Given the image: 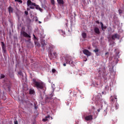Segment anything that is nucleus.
<instances>
[{
	"label": "nucleus",
	"instance_id": "24",
	"mask_svg": "<svg viewBox=\"0 0 124 124\" xmlns=\"http://www.w3.org/2000/svg\"><path fill=\"white\" fill-rule=\"evenodd\" d=\"M4 77H5V76H4V75H3V74H1L0 75V78L3 79V78H4Z\"/></svg>",
	"mask_w": 124,
	"mask_h": 124
},
{
	"label": "nucleus",
	"instance_id": "8",
	"mask_svg": "<svg viewBox=\"0 0 124 124\" xmlns=\"http://www.w3.org/2000/svg\"><path fill=\"white\" fill-rule=\"evenodd\" d=\"M27 5L28 6H36V4H35V3H33L32 2H31V0H28L27 1Z\"/></svg>",
	"mask_w": 124,
	"mask_h": 124
},
{
	"label": "nucleus",
	"instance_id": "26",
	"mask_svg": "<svg viewBox=\"0 0 124 124\" xmlns=\"http://www.w3.org/2000/svg\"><path fill=\"white\" fill-rule=\"evenodd\" d=\"M98 51H99L98 49L96 48L95 50H93V52H94L95 53H97Z\"/></svg>",
	"mask_w": 124,
	"mask_h": 124
},
{
	"label": "nucleus",
	"instance_id": "17",
	"mask_svg": "<svg viewBox=\"0 0 124 124\" xmlns=\"http://www.w3.org/2000/svg\"><path fill=\"white\" fill-rule=\"evenodd\" d=\"M58 3L59 4H64V2L63 1V0H57Z\"/></svg>",
	"mask_w": 124,
	"mask_h": 124
},
{
	"label": "nucleus",
	"instance_id": "39",
	"mask_svg": "<svg viewBox=\"0 0 124 124\" xmlns=\"http://www.w3.org/2000/svg\"><path fill=\"white\" fill-rule=\"evenodd\" d=\"M22 73V72H18V74H19L20 75H21V74Z\"/></svg>",
	"mask_w": 124,
	"mask_h": 124
},
{
	"label": "nucleus",
	"instance_id": "21",
	"mask_svg": "<svg viewBox=\"0 0 124 124\" xmlns=\"http://www.w3.org/2000/svg\"><path fill=\"white\" fill-rule=\"evenodd\" d=\"M35 6L36 9H38V10H40V11H41V10H42V9H41V7H39V6L38 5H36V6Z\"/></svg>",
	"mask_w": 124,
	"mask_h": 124
},
{
	"label": "nucleus",
	"instance_id": "23",
	"mask_svg": "<svg viewBox=\"0 0 124 124\" xmlns=\"http://www.w3.org/2000/svg\"><path fill=\"white\" fill-rule=\"evenodd\" d=\"M15 1L20 2V3H23V1H22V0H15Z\"/></svg>",
	"mask_w": 124,
	"mask_h": 124
},
{
	"label": "nucleus",
	"instance_id": "6",
	"mask_svg": "<svg viewBox=\"0 0 124 124\" xmlns=\"http://www.w3.org/2000/svg\"><path fill=\"white\" fill-rule=\"evenodd\" d=\"M82 52L83 54H84V55H86V56H87V57H90V56H91L92 55L91 52H90V51H89L88 49H83L82 50Z\"/></svg>",
	"mask_w": 124,
	"mask_h": 124
},
{
	"label": "nucleus",
	"instance_id": "48",
	"mask_svg": "<svg viewBox=\"0 0 124 124\" xmlns=\"http://www.w3.org/2000/svg\"><path fill=\"white\" fill-rule=\"evenodd\" d=\"M102 93H103V92H102Z\"/></svg>",
	"mask_w": 124,
	"mask_h": 124
},
{
	"label": "nucleus",
	"instance_id": "22",
	"mask_svg": "<svg viewBox=\"0 0 124 124\" xmlns=\"http://www.w3.org/2000/svg\"><path fill=\"white\" fill-rule=\"evenodd\" d=\"M119 14H120L121 16L124 14V12L121 10H119Z\"/></svg>",
	"mask_w": 124,
	"mask_h": 124
},
{
	"label": "nucleus",
	"instance_id": "42",
	"mask_svg": "<svg viewBox=\"0 0 124 124\" xmlns=\"http://www.w3.org/2000/svg\"><path fill=\"white\" fill-rule=\"evenodd\" d=\"M41 23H42L41 21H39V24H41Z\"/></svg>",
	"mask_w": 124,
	"mask_h": 124
},
{
	"label": "nucleus",
	"instance_id": "12",
	"mask_svg": "<svg viewBox=\"0 0 124 124\" xmlns=\"http://www.w3.org/2000/svg\"><path fill=\"white\" fill-rule=\"evenodd\" d=\"M94 31L97 34H100V31H99V28H98V27H95L94 28Z\"/></svg>",
	"mask_w": 124,
	"mask_h": 124
},
{
	"label": "nucleus",
	"instance_id": "13",
	"mask_svg": "<svg viewBox=\"0 0 124 124\" xmlns=\"http://www.w3.org/2000/svg\"><path fill=\"white\" fill-rule=\"evenodd\" d=\"M52 99H53V98H52V97H46V102H47V103H49V102H50V101H51Z\"/></svg>",
	"mask_w": 124,
	"mask_h": 124
},
{
	"label": "nucleus",
	"instance_id": "9",
	"mask_svg": "<svg viewBox=\"0 0 124 124\" xmlns=\"http://www.w3.org/2000/svg\"><path fill=\"white\" fill-rule=\"evenodd\" d=\"M22 34L24 37H27V38H31V37L30 35L27 32L23 31L22 32Z\"/></svg>",
	"mask_w": 124,
	"mask_h": 124
},
{
	"label": "nucleus",
	"instance_id": "36",
	"mask_svg": "<svg viewBox=\"0 0 124 124\" xmlns=\"http://www.w3.org/2000/svg\"><path fill=\"white\" fill-rule=\"evenodd\" d=\"M35 21L36 22H37V21H38V19H37V17H36Z\"/></svg>",
	"mask_w": 124,
	"mask_h": 124
},
{
	"label": "nucleus",
	"instance_id": "25",
	"mask_svg": "<svg viewBox=\"0 0 124 124\" xmlns=\"http://www.w3.org/2000/svg\"><path fill=\"white\" fill-rule=\"evenodd\" d=\"M35 45H37V46H40V45L37 42L35 41Z\"/></svg>",
	"mask_w": 124,
	"mask_h": 124
},
{
	"label": "nucleus",
	"instance_id": "44",
	"mask_svg": "<svg viewBox=\"0 0 124 124\" xmlns=\"http://www.w3.org/2000/svg\"><path fill=\"white\" fill-rule=\"evenodd\" d=\"M96 56H98V54L96 53Z\"/></svg>",
	"mask_w": 124,
	"mask_h": 124
},
{
	"label": "nucleus",
	"instance_id": "7",
	"mask_svg": "<svg viewBox=\"0 0 124 124\" xmlns=\"http://www.w3.org/2000/svg\"><path fill=\"white\" fill-rule=\"evenodd\" d=\"M116 39H120V35L118 33H115L111 35V39L112 40H115Z\"/></svg>",
	"mask_w": 124,
	"mask_h": 124
},
{
	"label": "nucleus",
	"instance_id": "40",
	"mask_svg": "<svg viewBox=\"0 0 124 124\" xmlns=\"http://www.w3.org/2000/svg\"><path fill=\"white\" fill-rule=\"evenodd\" d=\"M97 111H98V112H100V109H97Z\"/></svg>",
	"mask_w": 124,
	"mask_h": 124
},
{
	"label": "nucleus",
	"instance_id": "2",
	"mask_svg": "<svg viewBox=\"0 0 124 124\" xmlns=\"http://www.w3.org/2000/svg\"><path fill=\"white\" fill-rule=\"evenodd\" d=\"M110 101L111 103V104H114L115 103V107L116 110L119 108V104L117 102L118 101V98H117V96L116 95H113V96H111L109 98Z\"/></svg>",
	"mask_w": 124,
	"mask_h": 124
},
{
	"label": "nucleus",
	"instance_id": "20",
	"mask_svg": "<svg viewBox=\"0 0 124 124\" xmlns=\"http://www.w3.org/2000/svg\"><path fill=\"white\" fill-rule=\"evenodd\" d=\"M82 36L83 38H87V33H86L85 32H83L82 33Z\"/></svg>",
	"mask_w": 124,
	"mask_h": 124
},
{
	"label": "nucleus",
	"instance_id": "28",
	"mask_svg": "<svg viewBox=\"0 0 124 124\" xmlns=\"http://www.w3.org/2000/svg\"><path fill=\"white\" fill-rule=\"evenodd\" d=\"M52 72H53V73H56V69H52Z\"/></svg>",
	"mask_w": 124,
	"mask_h": 124
},
{
	"label": "nucleus",
	"instance_id": "33",
	"mask_svg": "<svg viewBox=\"0 0 124 124\" xmlns=\"http://www.w3.org/2000/svg\"><path fill=\"white\" fill-rule=\"evenodd\" d=\"M34 108L36 110V109H37L38 107L37 106H36V105L35 104H34Z\"/></svg>",
	"mask_w": 124,
	"mask_h": 124
},
{
	"label": "nucleus",
	"instance_id": "5",
	"mask_svg": "<svg viewBox=\"0 0 124 124\" xmlns=\"http://www.w3.org/2000/svg\"><path fill=\"white\" fill-rule=\"evenodd\" d=\"M1 44L3 54H6V46H5V44L3 42H1Z\"/></svg>",
	"mask_w": 124,
	"mask_h": 124
},
{
	"label": "nucleus",
	"instance_id": "46",
	"mask_svg": "<svg viewBox=\"0 0 124 124\" xmlns=\"http://www.w3.org/2000/svg\"><path fill=\"white\" fill-rule=\"evenodd\" d=\"M29 40H31V39H29Z\"/></svg>",
	"mask_w": 124,
	"mask_h": 124
},
{
	"label": "nucleus",
	"instance_id": "14",
	"mask_svg": "<svg viewBox=\"0 0 124 124\" xmlns=\"http://www.w3.org/2000/svg\"><path fill=\"white\" fill-rule=\"evenodd\" d=\"M100 25L101 26V29L102 31H104L105 30H106V29H107V27L106 26H104V25L102 22H100Z\"/></svg>",
	"mask_w": 124,
	"mask_h": 124
},
{
	"label": "nucleus",
	"instance_id": "43",
	"mask_svg": "<svg viewBox=\"0 0 124 124\" xmlns=\"http://www.w3.org/2000/svg\"><path fill=\"white\" fill-rule=\"evenodd\" d=\"M87 59H86V60L84 61V62H87Z\"/></svg>",
	"mask_w": 124,
	"mask_h": 124
},
{
	"label": "nucleus",
	"instance_id": "19",
	"mask_svg": "<svg viewBox=\"0 0 124 124\" xmlns=\"http://www.w3.org/2000/svg\"><path fill=\"white\" fill-rule=\"evenodd\" d=\"M29 93L30 94H33V93H34V90L30 89L29 91Z\"/></svg>",
	"mask_w": 124,
	"mask_h": 124
},
{
	"label": "nucleus",
	"instance_id": "1",
	"mask_svg": "<svg viewBox=\"0 0 124 124\" xmlns=\"http://www.w3.org/2000/svg\"><path fill=\"white\" fill-rule=\"evenodd\" d=\"M33 85L38 89L42 90L44 89V83L42 81H37L35 79H33Z\"/></svg>",
	"mask_w": 124,
	"mask_h": 124
},
{
	"label": "nucleus",
	"instance_id": "38",
	"mask_svg": "<svg viewBox=\"0 0 124 124\" xmlns=\"http://www.w3.org/2000/svg\"><path fill=\"white\" fill-rule=\"evenodd\" d=\"M108 54H109V53H108V52L106 53H105L106 56L107 55H108Z\"/></svg>",
	"mask_w": 124,
	"mask_h": 124
},
{
	"label": "nucleus",
	"instance_id": "30",
	"mask_svg": "<svg viewBox=\"0 0 124 124\" xmlns=\"http://www.w3.org/2000/svg\"><path fill=\"white\" fill-rule=\"evenodd\" d=\"M29 7L31 9H34V6H30Z\"/></svg>",
	"mask_w": 124,
	"mask_h": 124
},
{
	"label": "nucleus",
	"instance_id": "29",
	"mask_svg": "<svg viewBox=\"0 0 124 124\" xmlns=\"http://www.w3.org/2000/svg\"><path fill=\"white\" fill-rule=\"evenodd\" d=\"M61 32H62V34H65V33H64V32L62 30H61L60 31Z\"/></svg>",
	"mask_w": 124,
	"mask_h": 124
},
{
	"label": "nucleus",
	"instance_id": "10",
	"mask_svg": "<svg viewBox=\"0 0 124 124\" xmlns=\"http://www.w3.org/2000/svg\"><path fill=\"white\" fill-rule=\"evenodd\" d=\"M49 56L50 57V58H51V59H54V58H56V57H57V53L54 52L52 53V52L50 51Z\"/></svg>",
	"mask_w": 124,
	"mask_h": 124
},
{
	"label": "nucleus",
	"instance_id": "47",
	"mask_svg": "<svg viewBox=\"0 0 124 124\" xmlns=\"http://www.w3.org/2000/svg\"><path fill=\"white\" fill-rule=\"evenodd\" d=\"M44 45H45H45H44L43 46H44Z\"/></svg>",
	"mask_w": 124,
	"mask_h": 124
},
{
	"label": "nucleus",
	"instance_id": "4",
	"mask_svg": "<svg viewBox=\"0 0 124 124\" xmlns=\"http://www.w3.org/2000/svg\"><path fill=\"white\" fill-rule=\"evenodd\" d=\"M65 60L66 61V63H68L69 64H71V65H72L74 63V62L72 61V58H71V56L67 57L65 58Z\"/></svg>",
	"mask_w": 124,
	"mask_h": 124
},
{
	"label": "nucleus",
	"instance_id": "41",
	"mask_svg": "<svg viewBox=\"0 0 124 124\" xmlns=\"http://www.w3.org/2000/svg\"><path fill=\"white\" fill-rule=\"evenodd\" d=\"M27 10H28V11H29V10H30V8H28Z\"/></svg>",
	"mask_w": 124,
	"mask_h": 124
},
{
	"label": "nucleus",
	"instance_id": "27",
	"mask_svg": "<svg viewBox=\"0 0 124 124\" xmlns=\"http://www.w3.org/2000/svg\"><path fill=\"white\" fill-rule=\"evenodd\" d=\"M52 4H55V0H51Z\"/></svg>",
	"mask_w": 124,
	"mask_h": 124
},
{
	"label": "nucleus",
	"instance_id": "18",
	"mask_svg": "<svg viewBox=\"0 0 124 124\" xmlns=\"http://www.w3.org/2000/svg\"><path fill=\"white\" fill-rule=\"evenodd\" d=\"M96 100L97 101H101V102L102 100H103V99L100 98L99 97V96H97L96 97Z\"/></svg>",
	"mask_w": 124,
	"mask_h": 124
},
{
	"label": "nucleus",
	"instance_id": "16",
	"mask_svg": "<svg viewBox=\"0 0 124 124\" xmlns=\"http://www.w3.org/2000/svg\"><path fill=\"white\" fill-rule=\"evenodd\" d=\"M48 119H50V115H47L45 119H43V122H47V121H48Z\"/></svg>",
	"mask_w": 124,
	"mask_h": 124
},
{
	"label": "nucleus",
	"instance_id": "34",
	"mask_svg": "<svg viewBox=\"0 0 124 124\" xmlns=\"http://www.w3.org/2000/svg\"><path fill=\"white\" fill-rule=\"evenodd\" d=\"M14 124H18V121H17V120L15 121L14 122Z\"/></svg>",
	"mask_w": 124,
	"mask_h": 124
},
{
	"label": "nucleus",
	"instance_id": "35",
	"mask_svg": "<svg viewBox=\"0 0 124 124\" xmlns=\"http://www.w3.org/2000/svg\"><path fill=\"white\" fill-rule=\"evenodd\" d=\"M96 24H99V21L98 20L96 21Z\"/></svg>",
	"mask_w": 124,
	"mask_h": 124
},
{
	"label": "nucleus",
	"instance_id": "11",
	"mask_svg": "<svg viewBox=\"0 0 124 124\" xmlns=\"http://www.w3.org/2000/svg\"><path fill=\"white\" fill-rule=\"evenodd\" d=\"M93 118L92 115H88L85 117V120L86 121H92V120H93Z\"/></svg>",
	"mask_w": 124,
	"mask_h": 124
},
{
	"label": "nucleus",
	"instance_id": "15",
	"mask_svg": "<svg viewBox=\"0 0 124 124\" xmlns=\"http://www.w3.org/2000/svg\"><path fill=\"white\" fill-rule=\"evenodd\" d=\"M8 11H9V13L10 14V13H13V8H12V7L10 6L8 7Z\"/></svg>",
	"mask_w": 124,
	"mask_h": 124
},
{
	"label": "nucleus",
	"instance_id": "45",
	"mask_svg": "<svg viewBox=\"0 0 124 124\" xmlns=\"http://www.w3.org/2000/svg\"><path fill=\"white\" fill-rule=\"evenodd\" d=\"M0 50H1V48H0Z\"/></svg>",
	"mask_w": 124,
	"mask_h": 124
},
{
	"label": "nucleus",
	"instance_id": "3",
	"mask_svg": "<svg viewBox=\"0 0 124 124\" xmlns=\"http://www.w3.org/2000/svg\"><path fill=\"white\" fill-rule=\"evenodd\" d=\"M105 72H106V71L104 68L100 69L98 71L99 74H102L104 80H107V74H105Z\"/></svg>",
	"mask_w": 124,
	"mask_h": 124
},
{
	"label": "nucleus",
	"instance_id": "32",
	"mask_svg": "<svg viewBox=\"0 0 124 124\" xmlns=\"http://www.w3.org/2000/svg\"><path fill=\"white\" fill-rule=\"evenodd\" d=\"M25 15H28V14H29V12H28V11H25Z\"/></svg>",
	"mask_w": 124,
	"mask_h": 124
},
{
	"label": "nucleus",
	"instance_id": "37",
	"mask_svg": "<svg viewBox=\"0 0 124 124\" xmlns=\"http://www.w3.org/2000/svg\"><path fill=\"white\" fill-rule=\"evenodd\" d=\"M63 66H66V64L65 63L63 64Z\"/></svg>",
	"mask_w": 124,
	"mask_h": 124
},
{
	"label": "nucleus",
	"instance_id": "31",
	"mask_svg": "<svg viewBox=\"0 0 124 124\" xmlns=\"http://www.w3.org/2000/svg\"><path fill=\"white\" fill-rule=\"evenodd\" d=\"M33 36L34 39H37V38L35 36V35L34 34H33Z\"/></svg>",
	"mask_w": 124,
	"mask_h": 124
}]
</instances>
